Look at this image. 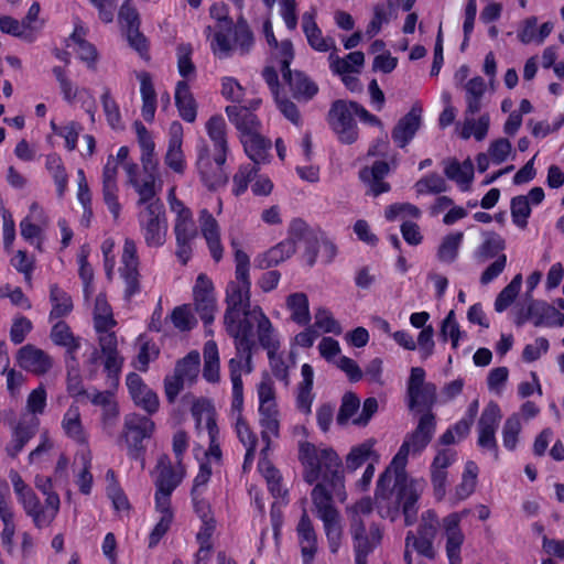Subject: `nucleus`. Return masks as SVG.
I'll return each instance as SVG.
<instances>
[{"label": "nucleus", "mask_w": 564, "mask_h": 564, "mask_svg": "<svg viewBox=\"0 0 564 564\" xmlns=\"http://www.w3.org/2000/svg\"><path fill=\"white\" fill-rule=\"evenodd\" d=\"M384 217L388 221H393L398 217L419 219L421 217V210L417 206L410 203H395L386 208Z\"/></svg>", "instance_id": "nucleus-59"}, {"label": "nucleus", "mask_w": 564, "mask_h": 564, "mask_svg": "<svg viewBox=\"0 0 564 564\" xmlns=\"http://www.w3.org/2000/svg\"><path fill=\"white\" fill-rule=\"evenodd\" d=\"M422 107L414 104L411 109L401 117L391 131L394 144L404 149L415 137L422 123Z\"/></svg>", "instance_id": "nucleus-20"}, {"label": "nucleus", "mask_w": 564, "mask_h": 564, "mask_svg": "<svg viewBox=\"0 0 564 564\" xmlns=\"http://www.w3.org/2000/svg\"><path fill=\"white\" fill-rule=\"evenodd\" d=\"M50 336L56 346L66 348V354L70 359H75V355L80 348V339L74 336L66 322L57 321L52 326Z\"/></svg>", "instance_id": "nucleus-37"}, {"label": "nucleus", "mask_w": 564, "mask_h": 564, "mask_svg": "<svg viewBox=\"0 0 564 564\" xmlns=\"http://www.w3.org/2000/svg\"><path fill=\"white\" fill-rule=\"evenodd\" d=\"M375 441L367 440L364 443L351 447L350 452L346 456V467L348 470H356L367 463L370 458L375 462L378 460L379 456L373 449Z\"/></svg>", "instance_id": "nucleus-41"}, {"label": "nucleus", "mask_w": 564, "mask_h": 564, "mask_svg": "<svg viewBox=\"0 0 564 564\" xmlns=\"http://www.w3.org/2000/svg\"><path fill=\"white\" fill-rule=\"evenodd\" d=\"M231 246L235 249V280L228 282L225 291L224 325L227 334L234 339L235 348L250 359L251 350L256 346L251 322L253 306L250 301V258L238 248L236 240H231Z\"/></svg>", "instance_id": "nucleus-2"}, {"label": "nucleus", "mask_w": 564, "mask_h": 564, "mask_svg": "<svg viewBox=\"0 0 564 564\" xmlns=\"http://www.w3.org/2000/svg\"><path fill=\"white\" fill-rule=\"evenodd\" d=\"M159 467L160 470L155 481V490L165 492V495H172L182 482L184 474L182 470H176L170 462L164 465L162 459L159 462Z\"/></svg>", "instance_id": "nucleus-39"}, {"label": "nucleus", "mask_w": 564, "mask_h": 564, "mask_svg": "<svg viewBox=\"0 0 564 564\" xmlns=\"http://www.w3.org/2000/svg\"><path fill=\"white\" fill-rule=\"evenodd\" d=\"M156 178H128L129 184L139 194L138 205L147 206L150 202L159 199L155 192Z\"/></svg>", "instance_id": "nucleus-54"}, {"label": "nucleus", "mask_w": 564, "mask_h": 564, "mask_svg": "<svg viewBox=\"0 0 564 564\" xmlns=\"http://www.w3.org/2000/svg\"><path fill=\"white\" fill-rule=\"evenodd\" d=\"M259 416L260 435L263 442L261 455H267L271 449L272 438L280 437V412L278 408L260 410Z\"/></svg>", "instance_id": "nucleus-33"}, {"label": "nucleus", "mask_w": 564, "mask_h": 564, "mask_svg": "<svg viewBox=\"0 0 564 564\" xmlns=\"http://www.w3.org/2000/svg\"><path fill=\"white\" fill-rule=\"evenodd\" d=\"M18 365L36 376L45 375L53 366L51 356L32 344L22 346L17 352Z\"/></svg>", "instance_id": "nucleus-24"}, {"label": "nucleus", "mask_w": 564, "mask_h": 564, "mask_svg": "<svg viewBox=\"0 0 564 564\" xmlns=\"http://www.w3.org/2000/svg\"><path fill=\"white\" fill-rule=\"evenodd\" d=\"M51 129L55 135L65 140V148L68 151L76 149L79 131L82 130V126L78 122L69 121L66 124H57L52 120Z\"/></svg>", "instance_id": "nucleus-48"}, {"label": "nucleus", "mask_w": 564, "mask_h": 564, "mask_svg": "<svg viewBox=\"0 0 564 564\" xmlns=\"http://www.w3.org/2000/svg\"><path fill=\"white\" fill-rule=\"evenodd\" d=\"M334 497L335 492H327L323 485H315L312 490V500L323 521L329 551L336 554L341 545L343 528L339 512L333 505Z\"/></svg>", "instance_id": "nucleus-6"}, {"label": "nucleus", "mask_w": 564, "mask_h": 564, "mask_svg": "<svg viewBox=\"0 0 564 564\" xmlns=\"http://www.w3.org/2000/svg\"><path fill=\"white\" fill-rule=\"evenodd\" d=\"M463 239L464 234L462 231L446 235L437 248L436 257L438 261L447 264L455 262L458 258Z\"/></svg>", "instance_id": "nucleus-44"}, {"label": "nucleus", "mask_w": 564, "mask_h": 564, "mask_svg": "<svg viewBox=\"0 0 564 564\" xmlns=\"http://www.w3.org/2000/svg\"><path fill=\"white\" fill-rule=\"evenodd\" d=\"M0 31L14 37H19L25 42L32 43L36 40V35L32 32L23 30L19 20L10 15L0 17Z\"/></svg>", "instance_id": "nucleus-56"}, {"label": "nucleus", "mask_w": 564, "mask_h": 564, "mask_svg": "<svg viewBox=\"0 0 564 564\" xmlns=\"http://www.w3.org/2000/svg\"><path fill=\"white\" fill-rule=\"evenodd\" d=\"M410 454L405 446H400L390 465L379 475L375 490L380 516L394 521L402 514L406 527L417 520L423 490V480L411 478L406 473Z\"/></svg>", "instance_id": "nucleus-1"}, {"label": "nucleus", "mask_w": 564, "mask_h": 564, "mask_svg": "<svg viewBox=\"0 0 564 564\" xmlns=\"http://www.w3.org/2000/svg\"><path fill=\"white\" fill-rule=\"evenodd\" d=\"M252 324L257 323V336L260 346L267 351L279 350L280 341L269 317L259 305L253 306Z\"/></svg>", "instance_id": "nucleus-32"}, {"label": "nucleus", "mask_w": 564, "mask_h": 564, "mask_svg": "<svg viewBox=\"0 0 564 564\" xmlns=\"http://www.w3.org/2000/svg\"><path fill=\"white\" fill-rule=\"evenodd\" d=\"M506 249V240L497 232L491 231L486 235L484 241L474 252V258L478 262H485L489 259H497Z\"/></svg>", "instance_id": "nucleus-40"}, {"label": "nucleus", "mask_w": 564, "mask_h": 564, "mask_svg": "<svg viewBox=\"0 0 564 564\" xmlns=\"http://www.w3.org/2000/svg\"><path fill=\"white\" fill-rule=\"evenodd\" d=\"M433 541L434 539L415 536L412 531H409L405 536L406 547L412 545L420 555L429 560H434L435 557Z\"/></svg>", "instance_id": "nucleus-61"}, {"label": "nucleus", "mask_w": 564, "mask_h": 564, "mask_svg": "<svg viewBox=\"0 0 564 564\" xmlns=\"http://www.w3.org/2000/svg\"><path fill=\"white\" fill-rule=\"evenodd\" d=\"M154 430L155 423L147 415L131 413L124 417L123 435L132 460H144L147 449L143 441L151 438Z\"/></svg>", "instance_id": "nucleus-8"}, {"label": "nucleus", "mask_w": 564, "mask_h": 564, "mask_svg": "<svg viewBox=\"0 0 564 564\" xmlns=\"http://www.w3.org/2000/svg\"><path fill=\"white\" fill-rule=\"evenodd\" d=\"M225 112L231 124L238 131V137L248 135L262 130V122L250 108L242 105H231L225 108Z\"/></svg>", "instance_id": "nucleus-28"}, {"label": "nucleus", "mask_w": 564, "mask_h": 564, "mask_svg": "<svg viewBox=\"0 0 564 564\" xmlns=\"http://www.w3.org/2000/svg\"><path fill=\"white\" fill-rule=\"evenodd\" d=\"M286 306L291 311V318L301 326L311 322L308 297L303 292L292 293L286 299Z\"/></svg>", "instance_id": "nucleus-43"}, {"label": "nucleus", "mask_w": 564, "mask_h": 564, "mask_svg": "<svg viewBox=\"0 0 564 564\" xmlns=\"http://www.w3.org/2000/svg\"><path fill=\"white\" fill-rule=\"evenodd\" d=\"M182 145L183 126L178 121H173L169 130V142L164 155V164L173 173L180 175L185 173L187 166Z\"/></svg>", "instance_id": "nucleus-21"}, {"label": "nucleus", "mask_w": 564, "mask_h": 564, "mask_svg": "<svg viewBox=\"0 0 564 564\" xmlns=\"http://www.w3.org/2000/svg\"><path fill=\"white\" fill-rule=\"evenodd\" d=\"M18 501L22 505L25 513L32 518L34 525L37 529L46 528L52 523V516H44V507L33 489L19 498Z\"/></svg>", "instance_id": "nucleus-38"}, {"label": "nucleus", "mask_w": 564, "mask_h": 564, "mask_svg": "<svg viewBox=\"0 0 564 564\" xmlns=\"http://www.w3.org/2000/svg\"><path fill=\"white\" fill-rule=\"evenodd\" d=\"M46 401L47 393L43 384L33 389L26 399V409L31 413L30 416L37 417L39 414H43L46 408Z\"/></svg>", "instance_id": "nucleus-60"}, {"label": "nucleus", "mask_w": 564, "mask_h": 564, "mask_svg": "<svg viewBox=\"0 0 564 564\" xmlns=\"http://www.w3.org/2000/svg\"><path fill=\"white\" fill-rule=\"evenodd\" d=\"M433 337L434 328L432 325H427L419 333L417 341L415 343L422 360L429 359L434 354L435 343Z\"/></svg>", "instance_id": "nucleus-64"}, {"label": "nucleus", "mask_w": 564, "mask_h": 564, "mask_svg": "<svg viewBox=\"0 0 564 564\" xmlns=\"http://www.w3.org/2000/svg\"><path fill=\"white\" fill-rule=\"evenodd\" d=\"M470 513L469 509L451 512L442 519L441 525L445 535V552L448 564H462V546L465 534L460 522Z\"/></svg>", "instance_id": "nucleus-13"}, {"label": "nucleus", "mask_w": 564, "mask_h": 564, "mask_svg": "<svg viewBox=\"0 0 564 564\" xmlns=\"http://www.w3.org/2000/svg\"><path fill=\"white\" fill-rule=\"evenodd\" d=\"M104 202L113 219H118L121 213V205L118 199L117 178H102Z\"/></svg>", "instance_id": "nucleus-55"}, {"label": "nucleus", "mask_w": 564, "mask_h": 564, "mask_svg": "<svg viewBox=\"0 0 564 564\" xmlns=\"http://www.w3.org/2000/svg\"><path fill=\"white\" fill-rule=\"evenodd\" d=\"M302 29L308 45L316 52L325 53L337 51L335 40L330 36H323L322 30L316 23L315 12H304L302 15Z\"/></svg>", "instance_id": "nucleus-30"}, {"label": "nucleus", "mask_w": 564, "mask_h": 564, "mask_svg": "<svg viewBox=\"0 0 564 564\" xmlns=\"http://www.w3.org/2000/svg\"><path fill=\"white\" fill-rule=\"evenodd\" d=\"M123 366V358L118 355H106L104 360V372L107 377V384L117 389Z\"/></svg>", "instance_id": "nucleus-57"}, {"label": "nucleus", "mask_w": 564, "mask_h": 564, "mask_svg": "<svg viewBox=\"0 0 564 564\" xmlns=\"http://www.w3.org/2000/svg\"><path fill=\"white\" fill-rule=\"evenodd\" d=\"M139 267L140 259L137 243L133 239L126 238L121 254V265L118 271L124 284L123 297L127 301H130L141 292Z\"/></svg>", "instance_id": "nucleus-11"}, {"label": "nucleus", "mask_w": 564, "mask_h": 564, "mask_svg": "<svg viewBox=\"0 0 564 564\" xmlns=\"http://www.w3.org/2000/svg\"><path fill=\"white\" fill-rule=\"evenodd\" d=\"M126 384L135 405L143 409L148 414H153L159 410L158 394L148 388L140 375L129 372L126 378Z\"/></svg>", "instance_id": "nucleus-22"}, {"label": "nucleus", "mask_w": 564, "mask_h": 564, "mask_svg": "<svg viewBox=\"0 0 564 564\" xmlns=\"http://www.w3.org/2000/svg\"><path fill=\"white\" fill-rule=\"evenodd\" d=\"M522 284V275L517 274L497 295L495 300V311L505 312L517 299Z\"/></svg>", "instance_id": "nucleus-47"}, {"label": "nucleus", "mask_w": 564, "mask_h": 564, "mask_svg": "<svg viewBox=\"0 0 564 564\" xmlns=\"http://www.w3.org/2000/svg\"><path fill=\"white\" fill-rule=\"evenodd\" d=\"M510 210L512 223L524 229L528 225V219L531 216V206L529 204V197L524 195H518L512 197L510 203Z\"/></svg>", "instance_id": "nucleus-51"}, {"label": "nucleus", "mask_w": 564, "mask_h": 564, "mask_svg": "<svg viewBox=\"0 0 564 564\" xmlns=\"http://www.w3.org/2000/svg\"><path fill=\"white\" fill-rule=\"evenodd\" d=\"M52 72L59 84L64 100L68 104H73L77 97L78 88L74 87L72 80L66 76L64 67L54 66Z\"/></svg>", "instance_id": "nucleus-62"}, {"label": "nucleus", "mask_w": 564, "mask_h": 564, "mask_svg": "<svg viewBox=\"0 0 564 564\" xmlns=\"http://www.w3.org/2000/svg\"><path fill=\"white\" fill-rule=\"evenodd\" d=\"M271 59L280 66L282 77H289L291 64L294 59L295 52L291 40H282L278 46H272Z\"/></svg>", "instance_id": "nucleus-45"}, {"label": "nucleus", "mask_w": 564, "mask_h": 564, "mask_svg": "<svg viewBox=\"0 0 564 564\" xmlns=\"http://www.w3.org/2000/svg\"><path fill=\"white\" fill-rule=\"evenodd\" d=\"M502 414L499 404L495 401H490L482 409L477 422V446L482 452L490 453L495 460L499 459V446L496 438V432Z\"/></svg>", "instance_id": "nucleus-10"}, {"label": "nucleus", "mask_w": 564, "mask_h": 564, "mask_svg": "<svg viewBox=\"0 0 564 564\" xmlns=\"http://www.w3.org/2000/svg\"><path fill=\"white\" fill-rule=\"evenodd\" d=\"M436 386L433 382H427L425 387L417 389L415 395L408 394V406L411 411H424V413L432 412V408L436 402Z\"/></svg>", "instance_id": "nucleus-42"}, {"label": "nucleus", "mask_w": 564, "mask_h": 564, "mask_svg": "<svg viewBox=\"0 0 564 564\" xmlns=\"http://www.w3.org/2000/svg\"><path fill=\"white\" fill-rule=\"evenodd\" d=\"M118 23L124 33L128 44L144 61H150V44L140 31L141 19L131 0H124L118 11Z\"/></svg>", "instance_id": "nucleus-9"}, {"label": "nucleus", "mask_w": 564, "mask_h": 564, "mask_svg": "<svg viewBox=\"0 0 564 564\" xmlns=\"http://www.w3.org/2000/svg\"><path fill=\"white\" fill-rule=\"evenodd\" d=\"M360 408V399L351 391L346 392L341 398V403L337 413V424L343 426L357 413Z\"/></svg>", "instance_id": "nucleus-53"}, {"label": "nucleus", "mask_w": 564, "mask_h": 564, "mask_svg": "<svg viewBox=\"0 0 564 564\" xmlns=\"http://www.w3.org/2000/svg\"><path fill=\"white\" fill-rule=\"evenodd\" d=\"M351 101L337 99L328 111V123L344 144H352L358 139V127L354 119L356 115Z\"/></svg>", "instance_id": "nucleus-12"}, {"label": "nucleus", "mask_w": 564, "mask_h": 564, "mask_svg": "<svg viewBox=\"0 0 564 564\" xmlns=\"http://www.w3.org/2000/svg\"><path fill=\"white\" fill-rule=\"evenodd\" d=\"M315 326L321 328L324 333H332L339 335L341 326L336 321L332 312L325 307H319L315 313Z\"/></svg>", "instance_id": "nucleus-63"}, {"label": "nucleus", "mask_w": 564, "mask_h": 564, "mask_svg": "<svg viewBox=\"0 0 564 564\" xmlns=\"http://www.w3.org/2000/svg\"><path fill=\"white\" fill-rule=\"evenodd\" d=\"M520 432V416L518 413H513L506 419L502 426V444L506 449L513 452L517 448Z\"/></svg>", "instance_id": "nucleus-50"}, {"label": "nucleus", "mask_w": 564, "mask_h": 564, "mask_svg": "<svg viewBox=\"0 0 564 564\" xmlns=\"http://www.w3.org/2000/svg\"><path fill=\"white\" fill-rule=\"evenodd\" d=\"M324 232L319 227H310L300 217L293 218L289 225L288 234L290 237H293L294 243L303 241L305 245L304 257L308 267H313L317 261Z\"/></svg>", "instance_id": "nucleus-15"}, {"label": "nucleus", "mask_w": 564, "mask_h": 564, "mask_svg": "<svg viewBox=\"0 0 564 564\" xmlns=\"http://www.w3.org/2000/svg\"><path fill=\"white\" fill-rule=\"evenodd\" d=\"M350 534L355 556H369L380 545L383 536L379 523L372 522L367 529L360 518L352 519Z\"/></svg>", "instance_id": "nucleus-16"}, {"label": "nucleus", "mask_w": 564, "mask_h": 564, "mask_svg": "<svg viewBox=\"0 0 564 564\" xmlns=\"http://www.w3.org/2000/svg\"><path fill=\"white\" fill-rule=\"evenodd\" d=\"M40 426V419L35 416H21L12 430V436L6 446L9 457L17 458L24 446L36 435Z\"/></svg>", "instance_id": "nucleus-23"}, {"label": "nucleus", "mask_w": 564, "mask_h": 564, "mask_svg": "<svg viewBox=\"0 0 564 564\" xmlns=\"http://www.w3.org/2000/svg\"><path fill=\"white\" fill-rule=\"evenodd\" d=\"M174 192L173 186L169 192V198L171 209L176 213L173 228L176 245L175 257L182 265H186L193 257L198 228L193 219L192 210L174 196Z\"/></svg>", "instance_id": "nucleus-5"}, {"label": "nucleus", "mask_w": 564, "mask_h": 564, "mask_svg": "<svg viewBox=\"0 0 564 564\" xmlns=\"http://www.w3.org/2000/svg\"><path fill=\"white\" fill-rule=\"evenodd\" d=\"M140 231L149 248H160L166 241L167 218L161 199L150 202L138 214Z\"/></svg>", "instance_id": "nucleus-7"}, {"label": "nucleus", "mask_w": 564, "mask_h": 564, "mask_svg": "<svg viewBox=\"0 0 564 564\" xmlns=\"http://www.w3.org/2000/svg\"><path fill=\"white\" fill-rule=\"evenodd\" d=\"M174 99L180 117L186 122H194L197 117V105L186 80L177 82Z\"/></svg>", "instance_id": "nucleus-34"}, {"label": "nucleus", "mask_w": 564, "mask_h": 564, "mask_svg": "<svg viewBox=\"0 0 564 564\" xmlns=\"http://www.w3.org/2000/svg\"><path fill=\"white\" fill-rule=\"evenodd\" d=\"M199 226L213 260L215 262H219L224 256V247L220 240V228L216 218L206 208L199 212Z\"/></svg>", "instance_id": "nucleus-27"}, {"label": "nucleus", "mask_w": 564, "mask_h": 564, "mask_svg": "<svg viewBox=\"0 0 564 564\" xmlns=\"http://www.w3.org/2000/svg\"><path fill=\"white\" fill-rule=\"evenodd\" d=\"M48 299L52 305L48 315L51 322L67 317L74 310L72 296L56 283L50 285Z\"/></svg>", "instance_id": "nucleus-35"}, {"label": "nucleus", "mask_w": 564, "mask_h": 564, "mask_svg": "<svg viewBox=\"0 0 564 564\" xmlns=\"http://www.w3.org/2000/svg\"><path fill=\"white\" fill-rule=\"evenodd\" d=\"M296 534L303 564H313L318 550V542L313 522L306 511H303L297 522Z\"/></svg>", "instance_id": "nucleus-26"}, {"label": "nucleus", "mask_w": 564, "mask_h": 564, "mask_svg": "<svg viewBox=\"0 0 564 564\" xmlns=\"http://www.w3.org/2000/svg\"><path fill=\"white\" fill-rule=\"evenodd\" d=\"M177 70L183 80H189L196 76V66L193 62V46L191 43H181L176 47Z\"/></svg>", "instance_id": "nucleus-46"}, {"label": "nucleus", "mask_w": 564, "mask_h": 564, "mask_svg": "<svg viewBox=\"0 0 564 564\" xmlns=\"http://www.w3.org/2000/svg\"><path fill=\"white\" fill-rule=\"evenodd\" d=\"M292 96L297 101H310L318 94L317 84L302 70H291L289 77H282Z\"/></svg>", "instance_id": "nucleus-31"}, {"label": "nucleus", "mask_w": 564, "mask_h": 564, "mask_svg": "<svg viewBox=\"0 0 564 564\" xmlns=\"http://www.w3.org/2000/svg\"><path fill=\"white\" fill-rule=\"evenodd\" d=\"M296 251L293 237L288 235V238L280 241L269 250L259 253L254 259V265L258 269L267 270L279 265L285 260L290 259Z\"/></svg>", "instance_id": "nucleus-29"}, {"label": "nucleus", "mask_w": 564, "mask_h": 564, "mask_svg": "<svg viewBox=\"0 0 564 564\" xmlns=\"http://www.w3.org/2000/svg\"><path fill=\"white\" fill-rule=\"evenodd\" d=\"M234 42L241 55L248 54L253 46L254 37L247 22L241 19L234 25Z\"/></svg>", "instance_id": "nucleus-52"}, {"label": "nucleus", "mask_w": 564, "mask_h": 564, "mask_svg": "<svg viewBox=\"0 0 564 564\" xmlns=\"http://www.w3.org/2000/svg\"><path fill=\"white\" fill-rule=\"evenodd\" d=\"M527 321H531L535 327L541 326H562L564 315L555 307L544 301H531L525 311L518 314L516 325L521 326Z\"/></svg>", "instance_id": "nucleus-18"}, {"label": "nucleus", "mask_w": 564, "mask_h": 564, "mask_svg": "<svg viewBox=\"0 0 564 564\" xmlns=\"http://www.w3.org/2000/svg\"><path fill=\"white\" fill-rule=\"evenodd\" d=\"M205 128L213 148L205 140L196 144L197 172L199 176H227L229 144L226 121L221 115H214L207 120Z\"/></svg>", "instance_id": "nucleus-4"}, {"label": "nucleus", "mask_w": 564, "mask_h": 564, "mask_svg": "<svg viewBox=\"0 0 564 564\" xmlns=\"http://www.w3.org/2000/svg\"><path fill=\"white\" fill-rule=\"evenodd\" d=\"M194 308L205 327L215 319L216 296L212 279L206 273H199L193 286Z\"/></svg>", "instance_id": "nucleus-14"}, {"label": "nucleus", "mask_w": 564, "mask_h": 564, "mask_svg": "<svg viewBox=\"0 0 564 564\" xmlns=\"http://www.w3.org/2000/svg\"><path fill=\"white\" fill-rule=\"evenodd\" d=\"M200 365L198 351L192 350L185 357L177 360L174 372L185 380H193L197 377Z\"/></svg>", "instance_id": "nucleus-49"}, {"label": "nucleus", "mask_w": 564, "mask_h": 564, "mask_svg": "<svg viewBox=\"0 0 564 564\" xmlns=\"http://www.w3.org/2000/svg\"><path fill=\"white\" fill-rule=\"evenodd\" d=\"M62 429L65 435L78 445H87L88 437L83 427L79 408L72 404L62 420Z\"/></svg>", "instance_id": "nucleus-36"}, {"label": "nucleus", "mask_w": 564, "mask_h": 564, "mask_svg": "<svg viewBox=\"0 0 564 564\" xmlns=\"http://www.w3.org/2000/svg\"><path fill=\"white\" fill-rule=\"evenodd\" d=\"M138 144L141 150V164L145 176L159 175V160L155 154V143L151 132L140 122H134Z\"/></svg>", "instance_id": "nucleus-25"}, {"label": "nucleus", "mask_w": 564, "mask_h": 564, "mask_svg": "<svg viewBox=\"0 0 564 564\" xmlns=\"http://www.w3.org/2000/svg\"><path fill=\"white\" fill-rule=\"evenodd\" d=\"M159 355L160 349L156 344L152 340H145L140 346L134 367L141 372H147L149 369V364L152 360H155Z\"/></svg>", "instance_id": "nucleus-58"}, {"label": "nucleus", "mask_w": 564, "mask_h": 564, "mask_svg": "<svg viewBox=\"0 0 564 564\" xmlns=\"http://www.w3.org/2000/svg\"><path fill=\"white\" fill-rule=\"evenodd\" d=\"M246 155L251 160L252 167L245 174L242 170L234 176H258L257 173L261 164L270 161L272 142L269 138L264 137L261 131L239 138Z\"/></svg>", "instance_id": "nucleus-17"}, {"label": "nucleus", "mask_w": 564, "mask_h": 564, "mask_svg": "<svg viewBox=\"0 0 564 564\" xmlns=\"http://www.w3.org/2000/svg\"><path fill=\"white\" fill-rule=\"evenodd\" d=\"M299 458L304 466V480L308 485L317 482L316 485H323L327 492H335L338 499H345L343 463L333 448L318 451L315 445L306 442L300 446Z\"/></svg>", "instance_id": "nucleus-3"}, {"label": "nucleus", "mask_w": 564, "mask_h": 564, "mask_svg": "<svg viewBox=\"0 0 564 564\" xmlns=\"http://www.w3.org/2000/svg\"><path fill=\"white\" fill-rule=\"evenodd\" d=\"M436 431V416L433 412L423 413L416 427L408 433L401 446H405L406 451L412 455H420L431 443Z\"/></svg>", "instance_id": "nucleus-19"}]
</instances>
